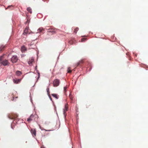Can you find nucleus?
I'll return each instance as SVG.
<instances>
[{
    "mask_svg": "<svg viewBox=\"0 0 148 148\" xmlns=\"http://www.w3.org/2000/svg\"><path fill=\"white\" fill-rule=\"evenodd\" d=\"M27 10L30 14L32 13V9L30 7H28L27 8Z\"/></svg>",
    "mask_w": 148,
    "mask_h": 148,
    "instance_id": "18",
    "label": "nucleus"
},
{
    "mask_svg": "<svg viewBox=\"0 0 148 148\" xmlns=\"http://www.w3.org/2000/svg\"><path fill=\"white\" fill-rule=\"evenodd\" d=\"M8 118L11 119H15L18 116L17 114L14 113H10L9 114L8 116Z\"/></svg>",
    "mask_w": 148,
    "mask_h": 148,
    "instance_id": "2",
    "label": "nucleus"
},
{
    "mask_svg": "<svg viewBox=\"0 0 148 148\" xmlns=\"http://www.w3.org/2000/svg\"><path fill=\"white\" fill-rule=\"evenodd\" d=\"M67 71H68V73H71V72L72 71L71 70V68L69 67L68 68Z\"/></svg>",
    "mask_w": 148,
    "mask_h": 148,
    "instance_id": "23",
    "label": "nucleus"
},
{
    "mask_svg": "<svg viewBox=\"0 0 148 148\" xmlns=\"http://www.w3.org/2000/svg\"><path fill=\"white\" fill-rule=\"evenodd\" d=\"M16 74L17 75L19 76L21 75L22 73L21 71H16Z\"/></svg>",
    "mask_w": 148,
    "mask_h": 148,
    "instance_id": "17",
    "label": "nucleus"
},
{
    "mask_svg": "<svg viewBox=\"0 0 148 148\" xmlns=\"http://www.w3.org/2000/svg\"><path fill=\"white\" fill-rule=\"evenodd\" d=\"M21 81V79H14L13 80V82L14 83L16 84H18V83H19Z\"/></svg>",
    "mask_w": 148,
    "mask_h": 148,
    "instance_id": "12",
    "label": "nucleus"
},
{
    "mask_svg": "<svg viewBox=\"0 0 148 148\" xmlns=\"http://www.w3.org/2000/svg\"><path fill=\"white\" fill-rule=\"evenodd\" d=\"M11 6H12V5H11ZM10 6H8V8H9Z\"/></svg>",
    "mask_w": 148,
    "mask_h": 148,
    "instance_id": "30",
    "label": "nucleus"
},
{
    "mask_svg": "<svg viewBox=\"0 0 148 148\" xmlns=\"http://www.w3.org/2000/svg\"><path fill=\"white\" fill-rule=\"evenodd\" d=\"M78 30L79 28L78 27H76L74 31V32L76 33Z\"/></svg>",
    "mask_w": 148,
    "mask_h": 148,
    "instance_id": "22",
    "label": "nucleus"
},
{
    "mask_svg": "<svg viewBox=\"0 0 148 148\" xmlns=\"http://www.w3.org/2000/svg\"><path fill=\"white\" fill-rule=\"evenodd\" d=\"M28 22V20L27 19L26 22V23H27Z\"/></svg>",
    "mask_w": 148,
    "mask_h": 148,
    "instance_id": "28",
    "label": "nucleus"
},
{
    "mask_svg": "<svg viewBox=\"0 0 148 148\" xmlns=\"http://www.w3.org/2000/svg\"><path fill=\"white\" fill-rule=\"evenodd\" d=\"M69 97L70 99H71V103H73V97L72 96V95H71V94H70L69 96Z\"/></svg>",
    "mask_w": 148,
    "mask_h": 148,
    "instance_id": "14",
    "label": "nucleus"
},
{
    "mask_svg": "<svg viewBox=\"0 0 148 148\" xmlns=\"http://www.w3.org/2000/svg\"><path fill=\"white\" fill-rule=\"evenodd\" d=\"M29 48H34L35 47V45L34 43L31 42L30 44L29 45Z\"/></svg>",
    "mask_w": 148,
    "mask_h": 148,
    "instance_id": "10",
    "label": "nucleus"
},
{
    "mask_svg": "<svg viewBox=\"0 0 148 148\" xmlns=\"http://www.w3.org/2000/svg\"><path fill=\"white\" fill-rule=\"evenodd\" d=\"M21 51L23 52L26 50L25 47L24 46H23L21 47Z\"/></svg>",
    "mask_w": 148,
    "mask_h": 148,
    "instance_id": "19",
    "label": "nucleus"
},
{
    "mask_svg": "<svg viewBox=\"0 0 148 148\" xmlns=\"http://www.w3.org/2000/svg\"><path fill=\"white\" fill-rule=\"evenodd\" d=\"M47 91L48 96H50V92L49 91V88H47Z\"/></svg>",
    "mask_w": 148,
    "mask_h": 148,
    "instance_id": "21",
    "label": "nucleus"
},
{
    "mask_svg": "<svg viewBox=\"0 0 148 148\" xmlns=\"http://www.w3.org/2000/svg\"><path fill=\"white\" fill-rule=\"evenodd\" d=\"M3 56H2L0 57V63L1 64L4 66L8 65L9 64V63L6 60H3Z\"/></svg>",
    "mask_w": 148,
    "mask_h": 148,
    "instance_id": "1",
    "label": "nucleus"
},
{
    "mask_svg": "<svg viewBox=\"0 0 148 148\" xmlns=\"http://www.w3.org/2000/svg\"><path fill=\"white\" fill-rule=\"evenodd\" d=\"M41 148H45L44 147H41Z\"/></svg>",
    "mask_w": 148,
    "mask_h": 148,
    "instance_id": "31",
    "label": "nucleus"
},
{
    "mask_svg": "<svg viewBox=\"0 0 148 148\" xmlns=\"http://www.w3.org/2000/svg\"><path fill=\"white\" fill-rule=\"evenodd\" d=\"M31 132L32 134V135L34 137L36 136V130L35 129H32L31 130Z\"/></svg>",
    "mask_w": 148,
    "mask_h": 148,
    "instance_id": "6",
    "label": "nucleus"
},
{
    "mask_svg": "<svg viewBox=\"0 0 148 148\" xmlns=\"http://www.w3.org/2000/svg\"><path fill=\"white\" fill-rule=\"evenodd\" d=\"M68 108V107L66 106V105H65V106L64 108V109L63 112L64 114L67 111Z\"/></svg>",
    "mask_w": 148,
    "mask_h": 148,
    "instance_id": "15",
    "label": "nucleus"
},
{
    "mask_svg": "<svg viewBox=\"0 0 148 148\" xmlns=\"http://www.w3.org/2000/svg\"><path fill=\"white\" fill-rule=\"evenodd\" d=\"M52 96L54 97L56 99H58L59 98V95L57 94H51Z\"/></svg>",
    "mask_w": 148,
    "mask_h": 148,
    "instance_id": "11",
    "label": "nucleus"
},
{
    "mask_svg": "<svg viewBox=\"0 0 148 148\" xmlns=\"http://www.w3.org/2000/svg\"><path fill=\"white\" fill-rule=\"evenodd\" d=\"M18 60V58L16 56H14L11 58V61L13 63H15L17 62Z\"/></svg>",
    "mask_w": 148,
    "mask_h": 148,
    "instance_id": "4",
    "label": "nucleus"
},
{
    "mask_svg": "<svg viewBox=\"0 0 148 148\" xmlns=\"http://www.w3.org/2000/svg\"><path fill=\"white\" fill-rule=\"evenodd\" d=\"M34 117V115L32 114L27 119V121L29 122H30L31 121H32Z\"/></svg>",
    "mask_w": 148,
    "mask_h": 148,
    "instance_id": "7",
    "label": "nucleus"
},
{
    "mask_svg": "<svg viewBox=\"0 0 148 148\" xmlns=\"http://www.w3.org/2000/svg\"><path fill=\"white\" fill-rule=\"evenodd\" d=\"M60 80L58 79H54L53 82V86L56 87L58 86L60 83Z\"/></svg>",
    "mask_w": 148,
    "mask_h": 148,
    "instance_id": "3",
    "label": "nucleus"
},
{
    "mask_svg": "<svg viewBox=\"0 0 148 148\" xmlns=\"http://www.w3.org/2000/svg\"><path fill=\"white\" fill-rule=\"evenodd\" d=\"M67 88V87L66 86H65V87H64V92H66Z\"/></svg>",
    "mask_w": 148,
    "mask_h": 148,
    "instance_id": "25",
    "label": "nucleus"
},
{
    "mask_svg": "<svg viewBox=\"0 0 148 148\" xmlns=\"http://www.w3.org/2000/svg\"><path fill=\"white\" fill-rule=\"evenodd\" d=\"M45 131H49L50 130H45Z\"/></svg>",
    "mask_w": 148,
    "mask_h": 148,
    "instance_id": "29",
    "label": "nucleus"
},
{
    "mask_svg": "<svg viewBox=\"0 0 148 148\" xmlns=\"http://www.w3.org/2000/svg\"><path fill=\"white\" fill-rule=\"evenodd\" d=\"M86 38H82L81 40V41L82 42H84V41H86Z\"/></svg>",
    "mask_w": 148,
    "mask_h": 148,
    "instance_id": "24",
    "label": "nucleus"
},
{
    "mask_svg": "<svg viewBox=\"0 0 148 148\" xmlns=\"http://www.w3.org/2000/svg\"><path fill=\"white\" fill-rule=\"evenodd\" d=\"M5 48V46H3V45H1L0 47V51H2Z\"/></svg>",
    "mask_w": 148,
    "mask_h": 148,
    "instance_id": "20",
    "label": "nucleus"
},
{
    "mask_svg": "<svg viewBox=\"0 0 148 148\" xmlns=\"http://www.w3.org/2000/svg\"><path fill=\"white\" fill-rule=\"evenodd\" d=\"M44 30V29L42 27H40L38 30V32L41 33Z\"/></svg>",
    "mask_w": 148,
    "mask_h": 148,
    "instance_id": "13",
    "label": "nucleus"
},
{
    "mask_svg": "<svg viewBox=\"0 0 148 148\" xmlns=\"http://www.w3.org/2000/svg\"><path fill=\"white\" fill-rule=\"evenodd\" d=\"M34 61V59L32 58H31L29 59V60L28 61V64L31 65L32 64V63Z\"/></svg>",
    "mask_w": 148,
    "mask_h": 148,
    "instance_id": "9",
    "label": "nucleus"
},
{
    "mask_svg": "<svg viewBox=\"0 0 148 148\" xmlns=\"http://www.w3.org/2000/svg\"><path fill=\"white\" fill-rule=\"evenodd\" d=\"M29 29V27H27L25 28L24 31V32L23 33V34L24 35H26L28 33V31Z\"/></svg>",
    "mask_w": 148,
    "mask_h": 148,
    "instance_id": "8",
    "label": "nucleus"
},
{
    "mask_svg": "<svg viewBox=\"0 0 148 148\" xmlns=\"http://www.w3.org/2000/svg\"><path fill=\"white\" fill-rule=\"evenodd\" d=\"M83 63V61L82 60L79 61L77 63V66H79L81 64H82Z\"/></svg>",
    "mask_w": 148,
    "mask_h": 148,
    "instance_id": "16",
    "label": "nucleus"
},
{
    "mask_svg": "<svg viewBox=\"0 0 148 148\" xmlns=\"http://www.w3.org/2000/svg\"><path fill=\"white\" fill-rule=\"evenodd\" d=\"M49 97L50 100H52V99L50 95V96H49Z\"/></svg>",
    "mask_w": 148,
    "mask_h": 148,
    "instance_id": "26",
    "label": "nucleus"
},
{
    "mask_svg": "<svg viewBox=\"0 0 148 148\" xmlns=\"http://www.w3.org/2000/svg\"><path fill=\"white\" fill-rule=\"evenodd\" d=\"M47 30V32H51L53 34L56 32L57 30V29H54L52 28H49Z\"/></svg>",
    "mask_w": 148,
    "mask_h": 148,
    "instance_id": "5",
    "label": "nucleus"
},
{
    "mask_svg": "<svg viewBox=\"0 0 148 148\" xmlns=\"http://www.w3.org/2000/svg\"><path fill=\"white\" fill-rule=\"evenodd\" d=\"M38 79L39 77H40V73H38Z\"/></svg>",
    "mask_w": 148,
    "mask_h": 148,
    "instance_id": "27",
    "label": "nucleus"
}]
</instances>
